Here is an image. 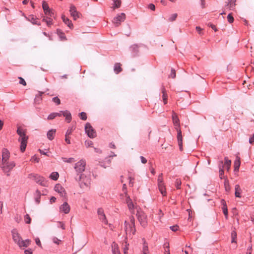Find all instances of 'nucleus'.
Wrapping results in <instances>:
<instances>
[{"instance_id": "nucleus-1", "label": "nucleus", "mask_w": 254, "mask_h": 254, "mask_svg": "<svg viewBox=\"0 0 254 254\" xmlns=\"http://www.w3.org/2000/svg\"><path fill=\"white\" fill-rule=\"evenodd\" d=\"M17 133L19 136L18 141L20 142V150L23 152L26 149L28 137L26 135V131L20 127H17Z\"/></svg>"}, {"instance_id": "nucleus-2", "label": "nucleus", "mask_w": 254, "mask_h": 254, "mask_svg": "<svg viewBox=\"0 0 254 254\" xmlns=\"http://www.w3.org/2000/svg\"><path fill=\"white\" fill-rule=\"evenodd\" d=\"M125 231L127 234L134 235L136 232L135 227V219L134 217L131 215L129 216L128 221H125Z\"/></svg>"}, {"instance_id": "nucleus-3", "label": "nucleus", "mask_w": 254, "mask_h": 254, "mask_svg": "<svg viewBox=\"0 0 254 254\" xmlns=\"http://www.w3.org/2000/svg\"><path fill=\"white\" fill-rule=\"evenodd\" d=\"M74 179L78 182L81 188L84 189L85 187H88L90 184V176H87L85 174H80L79 176H75Z\"/></svg>"}, {"instance_id": "nucleus-4", "label": "nucleus", "mask_w": 254, "mask_h": 254, "mask_svg": "<svg viewBox=\"0 0 254 254\" xmlns=\"http://www.w3.org/2000/svg\"><path fill=\"white\" fill-rule=\"evenodd\" d=\"M136 216L140 224L144 228L147 225V216L144 212L141 211L140 208L137 209Z\"/></svg>"}, {"instance_id": "nucleus-5", "label": "nucleus", "mask_w": 254, "mask_h": 254, "mask_svg": "<svg viewBox=\"0 0 254 254\" xmlns=\"http://www.w3.org/2000/svg\"><path fill=\"white\" fill-rule=\"evenodd\" d=\"M15 164L13 161H6L5 163H2L0 165V168L4 173L6 174L7 176H10V171L15 167Z\"/></svg>"}, {"instance_id": "nucleus-6", "label": "nucleus", "mask_w": 254, "mask_h": 254, "mask_svg": "<svg viewBox=\"0 0 254 254\" xmlns=\"http://www.w3.org/2000/svg\"><path fill=\"white\" fill-rule=\"evenodd\" d=\"M28 178L30 179L35 181L36 183L42 186H46L47 182L45 179L43 177L38 174L32 173L28 175Z\"/></svg>"}, {"instance_id": "nucleus-7", "label": "nucleus", "mask_w": 254, "mask_h": 254, "mask_svg": "<svg viewBox=\"0 0 254 254\" xmlns=\"http://www.w3.org/2000/svg\"><path fill=\"white\" fill-rule=\"evenodd\" d=\"M86 162L83 160H81L75 164L74 168L76 171V176H79L80 174H83L85 171Z\"/></svg>"}, {"instance_id": "nucleus-8", "label": "nucleus", "mask_w": 254, "mask_h": 254, "mask_svg": "<svg viewBox=\"0 0 254 254\" xmlns=\"http://www.w3.org/2000/svg\"><path fill=\"white\" fill-rule=\"evenodd\" d=\"M85 131L88 137L91 138H95L96 136V132L93 128L91 124L87 123L85 126Z\"/></svg>"}, {"instance_id": "nucleus-9", "label": "nucleus", "mask_w": 254, "mask_h": 254, "mask_svg": "<svg viewBox=\"0 0 254 254\" xmlns=\"http://www.w3.org/2000/svg\"><path fill=\"white\" fill-rule=\"evenodd\" d=\"M126 19V15L124 13H121L120 14L114 17L113 22L116 26H118L122 22H123Z\"/></svg>"}, {"instance_id": "nucleus-10", "label": "nucleus", "mask_w": 254, "mask_h": 254, "mask_svg": "<svg viewBox=\"0 0 254 254\" xmlns=\"http://www.w3.org/2000/svg\"><path fill=\"white\" fill-rule=\"evenodd\" d=\"M97 214L99 220L105 225L108 224V220L104 213V210L102 208H99L97 210Z\"/></svg>"}, {"instance_id": "nucleus-11", "label": "nucleus", "mask_w": 254, "mask_h": 254, "mask_svg": "<svg viewBox=\"0 0 254 254\" xmlns=\"http://www.w3.org/2000/svg\"><path fill=\"white\" fill-rule=\"evenodd\" d=\"M11 234L13 240L17 245H18V244H19L22 239L19 234L15 229H14L11 231Z\"/></svg>"}, {"instance_id": "nucleus-12", "label": "nucleus", "mask_w": 254, "mask_h": 254, "mask_svg": "<svg viewBox=\"0 0 254 254\" xmlns=\"http://www.w3.org/2000/svg\"><path fill=\"white\" fill-rule=\"evenodd\" d=\"M42 7L45 14L51 17L54 15V13L50 9L48 4L45 1H43L42 2Z\"/></svg>"}, {"instance_id": "nucleus-13", "label": "nucleus", "mask_w": 254, "mask_h": 254, "mask_svg": "<svg viewBox=\"0 0 254 254\" xmlns=\"http://www.w3.org/2000/svg\"><path fill=\"white\" fill-rule=\"evenodd\" d=\"M177 130V139L179 149L181 151L183 150V137L182 135V131L180 129L176 128Z\"/></svg>"}, {"instance_id": "nucleus-14", "label": "nucleus", "mask_w": 254, "mask_h": 254, "mask_svg": "<svg viewBox=\"0 0 254 254\" xmlns=\"http://www.w3.org/2000/svg\"><path fill=\"white\" fill-rule=\"evenodd\" d=\"M10 153L9 151L6 148H3L2 150V159L1 163L8 161Z\"/></svg>"}, {"instance_id": "nucleus-15", "label": "nucleus", "mask_w": 254, "mask_h": 254, "mask_svg": "<svg viewBox=\"0 0 254 254\" xmlns=\"http://www.w3.org/2000/svg\"><path fill=\"white\" fill-rule=\"evenodd\" d=\"M54 190L59 193L62 196H64L66 194L64 188L59 184L55 185Z\"/></svg>"}, {"instance_id": "nucleus-16", "label": "nucleus", "mask_w": 254, "mask_h": 254, "mask_svg": "<svg viewBox=\"0 0 254 254\" xmlns=\"http://www.w3.org/2000/svg\"><path fill=\"white\" fill-rule=\"evenodd\" d=\"M69 12L74 19L75 20L79 17V13L76 11V7L74 5H71L70 6Z\"/></svg>"}, {"instance_id": "nucleus-17", "label": "nucleus", "mask_w": 254, "mask_h": 254, "mask_svg": "<svg viewBox=\"0 0 254 254\" xmlns=\"http://www.w3.org/2000/svg\"><path fill=\"white\" fill-rule=\"evenodd\" d=\"M60 211L63 212L65 214H67L69 212L70 208L69 205L66 202H64L60 208Z\"/></svg>"}, {"instance_id": "nucleus-18", "label": "nucleus", "mask_w": 254, "mask_h": 254, "mask_svg": "<svg viewBox=\"0 0 254 254\" xmlns=\"http://www.w3.org/2000/svg\"><path fill=\"white\" fill-rule=\"evenodd\" d=\"M139 46L137 45L134 44L130 47V50L131 52V55L133 57H136L138 55L139 52Z\"/></svg>"}, {"instance_id": "nucleus-19", "label": "nucleus", "mask_w": 254, "mask_h": 254, "mask_svg": "<svg viewBox=\"0 0 254 254\" xmlns=\"http://www.w3.org/2000/svg\"><path fill=\"white\" fill-rule=\"evenodd\" d=\"M128 208L131 214L134 213L135 206L132 202L131 200L128 198L127 200Z\"/></svg>"}, {"instance_id": "nucleus-20", "label": "nucleus", "mask_w": 254, "mask_h": 254, "mask_svg": "<svg viewBox=\"0 0 254 254\" xmlns=\"http://www.w3.org/2000/svg\"><path fill=\"white\" fill-rule=\"evenodd\" d=\"M31 240L29 239H26L25 240H23L21 239L20 242L19 244H18V246L20 248H21L22 247H28L31 244Z\"/></svg>"}, {"instance_id": "nucleus-21", "label": "nucleus", "mask_w": 254, "mask_h": 254, "mask_svg": "<svg viewBox=\"0 0 254 254\" xmlns=\"http://www.w3.org/2000/svg\"><path fill=\"white\" fill-rule=\"evenodd\" d=\"M62 114L63 116L65 118V120L67 123H70L71 122L72 117L70 113L68 111L65 110L62 112Z\"/></svg>"}, {"instance_id": "nucleus-22", "label": "nucleus", "mask_w": 254, "mask_h": 254, "mask_svg": "<svg viewBox=\"0 0 254 254\" xmlns=\"http://www.w3.org/2000/svg\"><path fill=\"white\" fill-rule=\"evenodd\" d=\"M241 164L240 158L237 156L234 162V171H238L239 170Z\"/></svg>"}, {"instance_id": "nucleus-23", "label": "nucleus", "mask_w": 254, "mask_h": 254, "mask_svg": "<svg viewBox=\"0 0 254 254\" xmlns=\"http://www.w3.org/2000/svg\"><path fill=\"white\" fill-rule=\"evenodd\" d=\"M62 18V19H63L64 22L65 24H66L70 29H71L73 28V24L71 23V21L68 18H67V17H65V16L64 15H63Z\"/></svg>"}, {"instance_id": "nucleus-24", "label": "nucleus", "mask_w": 254, "mask_h": 254, "mask_svg": "<svg viewBox=\"0 0 254 254\" xmlns=\"http://www.w3.org/2000/svg\"><path fill=\"white\" fill-rule=\"evenodd\" d=\"M235 195L237 197H241V193L242 191L240 187V186L239 185H236L235 186Z\"/></svg>"}, {"instance_id": "nucleus-25", "label": "nucleus", "mask_w": 254, "mask_h": 254, "mask_svg": "<svg viewBox=\"0 0 254 254\" xmlns=\"http://www.w3.org/2000/svg\"><path fill=\"white\" fill-rule=\"evenodd\" d=\"M56 131V130L55 129H51L48 131L47 135L49 140H52L54 139Z\"/></svg>"}, {"instance_id": "nucleus-26", "label": "nucleus", "mask_w": 254, "mask_h": 254, "mask_svg": "<svg viewBox=\"0 0 254 254\" xmlns=\"http://www.w3.org/2000/svg\"><path fill=\"white\" fill-rule=\"evenodd\" d=\"M121 66V64L119 63H117L114 64V71L116 74H118L122 71V68Z\"/></svg>"}, {"instance_id": "nucleus-27", "label": "nucleus", "mask_w": 254, "mask_h": 254, "mask_svg": "<svg viewBox=\"0 0 254 254\" xmlns=\"http://www.w3.org/2000/svg\"><path fill=\"white\" fill-rule=\"evenodd\" d=\"M223 161H220L219 164V177L221 179H222L224 178V170H223Z\"/></svg>"}, {"instance_id": "nucleus-28", "label": "nucleus", "mask_w": 254, "mask_h": 254, "mask_svg": "<svg viewBox=\"0 0 254 254\" xmlns=\"http://www.w3.org/2000/svg\"><path fill=\"white\" fill-rule=\"evenodd\" d=\"M161 91L162 93V97L164 104H166L167 103V94L166 93V89L164 86L162 87Z\"/></svg>"}, {"instance_id": "nucleus-29", "label": "nucleus", "mask_w": 254, "mask_h": 254, "mask_svg": "<svg viewBox=\"0 0 254 254\" xmlns=\"http://www.w3.org/2000/svg\"><path fill=\"white\" fill-rule=\"evenodd\" d=\"M57 33L61 40H66V37L64 33L61 29H58L57 30Z\"/></svg>"}, {"instance_id": "nucleus-30", "label": "nucleus", "mask_w": 254, "mask_h": 254, "mask_svg": "<svg viewBox=\"0 0 254 254\" xmlns=\"http://www.w3.org/2000/svg\"><path fill=\"white\" fill-rule=\"evenodd\" d=\"M158 186L159 188V190L161 193L163 195V196H165L167 193L164 184L158 185Z\"/></svg>"}, {"instance_id": "nucleus-31", "label": "nucleus", "mask_w": 254, "mask_h": 254, "mask_svg": "<svg viewBox=\"0 0 254 254\" xmlns=\"http://www.w3.org/2000/svg\"><path fill=\"white\" fill-rule=\"evenodd\" d=\"M112 253L114 254L115 253L118 252L119 251L118 245L117 243H116L115 242H114L112 244Z\"/></svg>"}, {"instance_id": "nucleus-32", "label": "nucleus", "mask_w": 254, "mask_h": 254, "mask_svg": "<svg viewBox=\"0 0 254 254\" xmlns=\"http://www.w3.org/2000/svg\"><path fill=\"white\" fill-rule=\"evenodd\" d=\"M173 123L175 126L179 127V119L175 114L172 115Z\"/></svg>"}, {"instance_id": "nucleus-33", "label": "nucleus", "mask_w": 254, "mask_h": 254, "mask_svg": "<svg viewBox=\"0 0 254 254\" xmlns=\"http://www.w3.org/2000/svg\"><path fill=\"white\" fill-rule=\"evenodd\" d=\"M41 198V192L39 190H37L36 191V196L35 198V201L36 203L39 204L40 202Z\"/></svg>"}, {"instance_id": "nucleus-34", "label": "nucleus", "mask_w": 254, "mask_h": 254, "mask_svg": "<svg viewBox=\"0 0 254 254\" xmlns=\"http://www.w3.org/2000/svg\"><path fill=\"white\" fill-rule=\"evenodd\" d=\"M59 177V175L58 173L57 172H52L50 175V178L52 180H54V181L57 180Z\"/></svg>"}, {"instance_id": "nucleus-35", "label": "nucleus", "mask_w": 254, "mask_h": 254, "mask_svg": "<svg viewBox=\"0 0 254 254\" xmlns=\"http://www.w3.org/2000/svg\"><path fill=\"white\" fill-rule=\"evenodd\" d=\"M43 93V92H39L38 93V94L36 95L34 100L35 102L36 103L39 104L40 102L42 100L41 96Z\"/></svg>"}, {"instance_id": "nucleus-36", "label": "nucleus", "mask_w": 254, "mask_h": 254, "mask_svg": "<svg viewBox=\"0 0 254 254\" xmlns=\"http://www.w3.org/2000/svg\"><path fill=\"white\" fill-rule=\"evenodd\" d=\"M114 1V4L113 8L114 9L118 8L120 7L121 4V0H113Z\"/></svg>"}, {"instance_id": "nucleus-37", "label": "nucleus", "mask_w": 254, "mask_h": 254, "mask_svg": "<svg viewBox=\"0 0 254 254\" xmlns=\"http://www.w3.org/2000/svg\"><path fill=\"white\" fill-rule=\"evenodd\" d=\"M236 5V0H230L228 4L230 10H233Z\"/></svg>"}, {"instance_id": "nucleus-38", "label": "nucleus", "mask_w": 254, "mask_h": 254, "mask_svg": "<svg viewBox=\"0 0 254 254\" xmlns=\"http://www.w3.org/2000/svg\"><path fill=\"white\" fill-rule=\"evenodd\" d=\"M232 241L231 243H236V239L237 238V233L235 230L232 231L231 232Z\"/></svg>"}, {"instance_id": "nucleus-39", "label": "nucleus", "mask_w": 254, "mask_h": 254, "mask_svg": "<svg viewBox=\"0 0 254 254\" xmlns=\"http://www.w3.org/2000/svg\"><path fill=\"white\" fill-rule=\"evenodd\" d=\"M231 160H229L227 157H225V165L227 167V170L228 171L231 166Z\"/></svg>"}, {"instance_id": "nucleus-40", "label": "nucleus", "mask_w": 254, "mask_h": 254, "mask_svg": "<svg viewBox=\"0 0 254 254\" xmlns=\"http://www.w3.org/2000/svg\"><path fill=\"white\" fill-rule=\"evenodd\" d=\"M62 160L64 162L71 163V162H72V161H74V159L73 158H72V157L68 158H65V157H63L62 158Z\"/></svg>"}, {"instance_id": "nucleus-41", "label": "nucleus", "mask_w": 254, "mask_h": 254, "mask_svg": "<svg viewBox=\"0 0 254 254\" xmlns=\"http://www.w3.org/2000/svg\"><path fill=\"white\" fill-rule=\"evenodd\" d=\"M24 218V221L26 224H30L31 223V218L28 214H26Z\"/></svg>"}, {"instance_id": "nucleus-42", "label": "nucleus", "mask_w": 254, "mask_h": 254, "mask_svg": "<svg viewBox=\"0 0 254 254\" xmlns=\"http://www.w3.org/2000/svg\"><path fill=\"white\" fill-rule=\"evenodd\" d=\"M157 181L158 185L164 184L163 182V174L162 173L159 174Z\"/></svg>"}, {"instance_id": "nucleus-43", "label": "nucleus", "mask_w": 254, "mask_h": 254, "mask_svg": "<svg viewBox=\"0 0 254 254\" xmlns=\"http://www.w3.org/2000/svg\"><path fill=\"white\" fill-rule=\"evenodd\" d=\"M80 118L82 120L85 121L87 119L86 114L85 112H81L79 114Z\"/></svg>"}, {"instance_id": "nucleus-44", "label": "nucleus", "mask_w": 254, "mask_h": 254, "mask_svg": "<svg viewBox=\"0 0 254 254\" xmlns=\"http://www.w3.org/2000/svg\"><path fill=\"white\" fill-rule=\"evenodd\" d=\"M56 117H57V115L56 114V113H52L48 116L47 119L49 120H53Z\"/></svg>"}, {"instance_id": "nucleus-45", "label": "nucleus", "mask_w": 254, "mask_h": 254, "mask_svg": "<svg viewBox=\"0 0 254 254\" xmlns=\"http://www.w3.org/2000/svg\"><path fill=\"white\" fill-rule=\"evenodd\" d=\"M181 181L180 179H176L175 181V186L177 189H180V186L181 185Z\"/></svg>"}, {"instance_id": "nucleus-46", "label": "nucleus", "mask_w": 254, "mask_h": 254, "mask_svg": "<svg viewBox=\"0 0 254 254\" xmlns=\"http://www.w3.org/2000/svg\"><path fill=\"white\" fill-rule=\"evenodd\" d=\"M52 101L55 103L57 105L61 104V100L58 97H55L52 98Z\"/></svg>"}, {"instance_id": "nucleus-47", "label": "nucleus", "mask_w": 254, "mask_h": 254, "mask_svg": "<svg viewBox=\"0 0 254 254\" xmlns=\"http://www.w3.org/2000/svg\"><path fill=\"white\" fill-rule=\"evenodd\" d=\"M222 209L223 210V213L226 218L228 217V209L227 206H222Z\"/></svg>"}, {"instance_id": "nucleus-48", "label": "nucleus", "mask_w": 254, "mask_h": 254, "mask_svg": "<svg viewBox=\"0 0 254 254\" xmlns=\"http://www.w3.org/2000/svg\"><path fill=\"white\" fill-rule=\"evenodd\" d=\"M148 251V249L147 245V244L144 243V245H143V254H147Z\"/></svg>"}, {"instance_id": "nucleus-49", "label": "nucleus", "mask_w": 254, "mask_h": 254, "mask_svg": "<svg viewBox=\"0 0 254 254\" xmlns=\"http://www.w3.org/2000/svg\"><path fill=\"white\" fill-rule=\"evenodd\" d=\"M73 130V127H69L65 133V136H69L72 133Z\"/></svg>"}, {"instance_id": "nucleus-50", "label": "nucleus", "mask_w": 254, "mask_h": 254, "mask_svg": "<svg viewBox=\"0 0 254 254\" xmlns=\"http://www.w3.org/2000/svg\"><path fill=\"white\" fill-rule=\"evenodd\" d=\"M169 77L172 78H175L176 77V71L174 69L171 68V73L169 75Z\"/></svg>"}, {"instance_id": "nucleus-51", "label": "nucleus", "mask_w": 254, "mask_h": 254, "mask_svg": "<svg viewBox=\"0 0 254 254\" xmlns=\"http://www.w3.org/2000/svg\"><path fill=\"white\" fill-rule=\"evenodd\" d=\"M228 21L230 23H232L234 21V18L231 13H229L227 16Z\"/></svg>"}, {"instance_id": "nucleus-52", "label": "nucleus", "mask_w": 254, "mask_h": 254, "mask_svg": "<svg viewBox=\"0 0 254 254\" xmlns=\"http://www.w3.org/2000/svg\"><path fill=\"white\" fill-rule=\"evenodd\" d=\"M31 19H29V21H30L33 24H37L38 25H40V23H38L36 19L34 17L33 15L31 16Z\"/></svg>"}, {"instance_id": "nucleus-53", "label": "nucleus", "mask_w": 254, "mask_h": 254, "mask_svg": "<svg viewBox=\"0 0 254 254\" xmlns=\"http://www.w3.org/2000/svg\"><path fill=\"white\" fill-rule=\"evenodd\" d=\"M225 190L227 191H229L230 190V187L229 186L228 182L227 181H225Z\"/></svg>"}, {"instance_id": "nucleus-54", "label": "nucleus", "mask_w": 254, "mask_h": 254, "mask_svg": "<svg viewBox=\"0 0 254 254\" xmlns=\"http://www.w3.org/2000/svg\"><path fill=\"white\" fill-rule=\"evenodd\" d=\"M177 17V13L173 14L169 18V20L170 21H173L176 19Z\"/></svg>"}, {"instance_id": "nucleus-55", "label": "nucleus", "mask_w": 254, "mask_h": 254, "mask_svg": "<svg viewBox=\"0 0 254 254\" xmlns=\"http://www.w3.org/2000/svg\"><path fill=\"white\" fill-rule=\"evenodd\" d=\"M93 143L92 141L90 140H87L85 141V145L87 147H88L89 146H91Z\"/></svg>"}, {"instance_id": "nucleus-56", "label": "nucleus", "mask_w": 254, "mask_h": 254, "mask_svg": "<svg viewBox=\"0 0 254 254\" xmlns=\"http://www.w3.org/2000/svg\"><path fill=\"white\" fill-rule=\"evenodd\" d=\"M30 160L32 162H39V159L36 155H34L31 157Z\"/></svg>"}, {"instance_id": "nucleus-57", "label": "nucleus", "mask_w": 254, "mask_h": 254, "mask_svg": "<svg viewBox=\"0 0 254 254\" xmlns=\"http://www.w3.org/2000/svg\"><path fill=\"white\" fill-rule=\"evenodd\" d=\"M18 78L19 79V83L20 84H22L24 86H25L26 85V82L23 78L19 77H18Z\"/></svg>"}, {"instance_id": "nucleus-58", "label": "nucleus", "mask_w": 254, "mask_h": 254, "mask_svg": "<svg viewBox=\"0 0 254 254\" xmlns=\"http://www.w3.org/2000/svg\"><path fill=\"white\" fill-rule=\"evenodd\" d=\"M179 226L178 225H174L172 226H170V229L174 232H176L178 230Z\"/></svg>"}, {"instance_id": "nucleus-59", "label": "nucleus", "mask_w": 254, "mask_h": 254, "mask_svg": "<svg viewBox=\"0 0 254 254\" xmlns=\"http://www.w3.org/2000/svg\"><path fill=\"white\" fill-rule=\"evenodd\" d=\"M128 246H129V244H127V242H126L125 246L124 248V252L125 254H126V253H127V251L128 250Z\"/></svg>"}, {"instance_id": "nucleus-60", "label": "nucleus", "mask_w": 254, "mask_h": 254, "mask_svg": "<svg viewBox=\"0 0 254 254\" xmlns=\"http://www.w3.org/2000/svg\"><path fill=\"white\" fill-rule=\"evenodd\" d=\"M128 180H129V186L131 187H133L134 183L132 181V180H133L134 179L132 178L131 177H129Z\"/></svg>"}, {"instance_id": "nucleus-61", "label": "nucleus", "mask_w": 254, "mask_h": 254, "mask_svg": "<svg viewBox=\"0 0 254 254\" xmlns=\"http://www.w3.org/2000/svg\"><path fill=\"white\" fill-rule=\"evenodd\" d=\"M58 227L59 228H61L63 230L65 229V226L63 222H59Z\"/></svg>"}, {"instance_id": "nucleus-62", "label": "nucleus", "mask_w": 254, "mask_h": 254, "mask_svg": "<svg viewBox=\"0 0 254 254\" xmlns=\"http://www.w3.org/2000/svg\"><path fill=\"white\" fill-rule=\"evenodd\" d=\"M208 26L210 27L212 29H213L215 31H217V29L215 26V25H213L211 23H208Z\"/></svg>"}, {"instance_id": "nucleus-63", "label": "nucleus", "mask_w": 254, "mask_h": 254, "mask_svg": "<svg viewBox=\"0 0 254 254\" xmlns=\"http://www.w3.org/2000/svg\"><path fill=\"white\" fill-rule=\"evenodd\" d=\"M46 23L48 26H51L52 24V19L49 18L48 20H46Z\"/></svg>"}, {"instance_id": "nucleus-64", "label": "nucleus", "mask_w": 254, "mask_h": 254, "mask_svg": "<svg viewBox=\"0 0 254 254\" xmlns=\"http://www.w3.org/2000/svg\"><path fill=\"white\" fill-rule=\"evenodd\" d=\"M24 254H32L33 252H32V249H27V250H25L24 251Z\"/></svg>"}]
</instances>
